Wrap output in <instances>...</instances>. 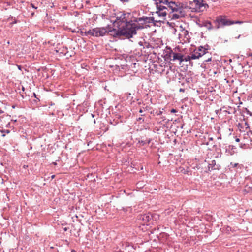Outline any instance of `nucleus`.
Segmentation results:
<instances>
[{
  "instance_id": "1",
  "label": "nucleus",
  "mask_w": 252,
  "mask_h": 252,
  "mask_svg": "<svg viewBox=\"0 0 252 252\" xmlns=\"http://www.w3.org/2000/svg\"><path fill=\"white\" fill-rule=\"evenodd\" d=\"M134 23L132 20H129L128 22L122 25L121 27H119L118 29L113 28L109 31L111 33L110 35L114 38H120L122 36L126 38L129 39L133 37V35L137 34L136 30L134 27Z\"/></svg>"
},
{
  "instance_id": "2",
  "label": "nucleus",
  "mask_w": 252,
  "mask_h": 252,
  "mask_svg": "<svg viewBox=\"0 0 252 252\" xmlns=\"http://www.w3.org/2000/svg\"><path fill=\"white\" fill-rule=\"evenodd\" d=\"M216 24V28L219 29L220 27L233 25L231 20L226 18V16L220 15L216 17L214 22Z\"/></svg>"
},
{
  "instance_id": "3",
  "label": "nucleus",
  "mask_w": 252,
  "mask_h": 252,
  "mask_svg": "<svg viewBox=\"0 0 252 252\" xmlns=\"http://www.w3.org/2000/svg\"><path fill=\"white\" fill-rule=\"evenodd\" d=\"M153 217L152 214L150 213L145 214H140L137 216L136 220L138 223L143 225H148L149 221L152 219Z\"/></svg>"
},
{
  "instance_id": "4",
  "label": "nucleus",
  "mask_w": 252,
  "mask_h": 252,
  "mask_svg": "<svg viewBox=\"0 0 252 252\" xmlns=\"http://www.w3.org/2000/svg\"><path fill=\"white\" fill-rule=\"evenodd\" d=\"M127 15H129L130 13H127ZM126 14L124 13V12H120L119 14H117L116 17V19L113 22V24L114 25L116 24L117 29L119 27H121V24L122 23H124L125 24L126 23V22H128L129 21L127 19L126 17Z\"/></svg>"
},
{
  "instance_id": "5",
  "label": "nucleus",
  "mask_w": 252,
  "mask_h": 252,
  "mask_svg": "<svg viewBox=\"0 0 252 252\" xmlns=\"http://www.w3.org/2000/svg\"><path fill=\"white\" fill-rule=\"evenodd\" d=\"M112 30L111 29L107 30L105 27H100L93 28L92 29V31L93 32V36L98 37L103 36L106 33L110 35L111 33L109 31Z\"/></svg>"
},
{
  "instance_id": "6",
  "label": "nucleus",
  "mask_w": 252,
  "mask_h": 252,
  "mask_svg": "<svg viewBox=\"0 0 252 252\" xmlns=\"http://www.w3.org/2000/svg\"><path fill=\"white\" fill-rule=\"evenodd\" d=\"M166 57L170 61L178 60L180 63L184 61V56L182 54L174 52L170 48V51L166 53Z\"/></svg>"
},
{
  "instance_id": "7",
  "label": "nucleus",
  "mask_w": 252,
  "mask_h": 252,
  "mask_svg": "<svg viewBox=\"0 0 252 252\" xmlns=\"http://www.w3.org/2000/svg\"><path fill=\"white\" fill-rule=\"evenodd\" d=\"M180 3H176L171 1L166 6L167 11H170L169 14H170L174 12H178L182 8V7H180Z\"/></svg>"
},
{
  "instance_id": "8",
  "label": "nucleus",
  "mask_w": 252,
  "mask_h": 252,
  "mask_svg": "<svg viewBox=\"0 0 252 252\" xmlns=\"http://www.w3.org/2000/svg\"><path fill=\"white\" fill-rule=\"evenodd\" d=\"M192 81V78L187 77L186 75L182 73H179L178 74V82L181 84L182 86H185V84H189Z\"/></svg>"
},
{
  "instance_id": "9",
  "label": "nucleus",
  "mask_w": 252,
  "mask_h": 252,
  "mask_svg": "<svg viewBox=\"0 0 252 252\" xmlns=\"http://www.w3.org/2000/svg\"><path fill=\"white\" fill-rule=\"evenodd\" d=\"M221 168V166L219 164H217L215 160L211 161V163L208 164V171L206 172L210 171L211 170H219Z\"/></svg>"
},
{
  "instance_id": "10",
  "label": "nucleus",
  "mask_w": 252,
  "mask_h": 252,
  "mask_svg": "<svg viewBox=\"0 0 252 252\" xmlns=\"http://www.w3.org/2000/svg\"><path fill=\"white\" fill-rule=\"evenodd\" d=\"M196 24L199 27H206L208 30H211L213 29V27L212 26L211 22L209 21H203L202 22V23H200L199 21V22H196Z\"/></svg>"
},
{
  "instance_id": "11",
  "label": "nucleus",
  "mask_w": 252,
  "mask_h": 252,
  "mask_svg": "<svg viewBox=\"0 0 252 252\" xmlns=\"http://www.w3.org/2000/svg\"><path fill=\"white\" fill-rule=\"evenodd\" d=\"M194 3L199 8H201L203 7H204V9H206L209 7V6L207 3H204V0H197Z\"/></svg>"
},
{
  "instance_id": "12",
  "label": "nucleus",
  "mask_w": 252,
  "mask_h": 252,
  "mask_svg": "<svg viewBox=\"0 0 252 252\" xmlns=\"http://www.w3.org/2000/svg\"><path fill=\"white\" fill-rule=\"evenodd\" d=\"M155 4L156 5L157 9L158 10V12H159L160 11L161 12H165L166 13H167L166 11H165V9H167L166 6L163 5L162 4H158V2L157 3H155Z\"/></svg>"
},
{
  "instance_id": "13",
  "label": "nucleus",
  "mask_w": 252,
  "mask_h": 252,
  "mask_svg": "<svg viewBox=\"0 0 252 252\" xmlns=\"http://www.w3.org/2000/svg\"><path fill=\"white\" fill-rule=\"evenodd\" d=\"M198 59V56H195V55H188L186 57H184V61H189L190 60H194Z\"/></svg>"
},
{
  "instance_id": "14",
  "label": "nucleus",
  "mask_w": 252,
  "mask_h": 252,
  "mask_svg": "<svg viewBox=\"0 0 252 252\" xmlns=\"http://www.w3.org/2000/svg\"><path fill=\"white\" fill-rule=\"evenodd\" d=\"M138 21H141V24L142 25L146 23H150L149 18L148 17L143 16L142 17H139Z\"/></svg>"
},
{
  "instance_id": "15",
  "label": "nucleus",
  "mask_w": 252,
  "mask_h": 252,
  "mask_svg": "<svg viewBox=\"0 0 252 252\" xmlns=\"http://www.w3.org/2000/svg\"><path fill=\"white\" fill-rule=\"evenodd\" d=\"M149 18L150 23H152L154 25H156V23H161V22H162V21L160 20H155V18L153 17H149Z\"/></svg>"
},
{
  "instance_id": "16",
  "label": "nucleus",
  "mask_w": 252,
  "mask_h": 252,
  "mask_svg": "<svg viewBox=\"0 0 252 252\" xmlns=\"http://www.w3.org/2000/svg\"><path fill=\"white\" fill-rule=\"evenodd\" d=\"M204 51L205 50H204L203 51V52H199L197 51H194V53L191 54V55H195V56H198V59H199L200 57H201L202 56H203L205 54V52Z\"/></svg>"
},
{
  "instance_id": "17",
  "label": "nucleus",
  "mask_w": 252,
  "mask_h": 252,
  "mask_svg": "<svg viewBox=\"0 0 252 252\" xmlns=\"http://www.w3.org/2000/svg\"><path fill=\"white\" fill-rule=\"evenodd\" d=\"M171 14H169V18H170L171 20H172V19H178L179 18H180V16L179 15L177 14H172V15H171Z\"/></svg>"
},
{
  "instance_id": "18",
  "label": "nucleus",
  "mask_w": 252,
  "mask_h": 252,
  "mask_svg": "<svg viewBox=\"0 0 252 252\" xmlns=\"http://www.w3.org/2000/svg\"><path fill=\"white\" fill-rule=\"evenodd\" d=\"M156 14H158L159 17H165L167 15V13L165 12H158V10L157 9V11L155 12Z\"/></svg>"
},
{
  "instance_id": "19",
  "label": "nucleus",
  "mask_w": 252,
  "mask_h": 252,
  "mask_svg": "<svg viewBox=\"0 0 252 252\" xmlns=\"http://www.w3.org/2000/svg\"><path fill=\"white\" fill-rule=\"evenodd\" d=\"M205 50V54L208 52V48H206L205 47H203L202 46H200L198 47L197 51L199 52H203V51Z\"/></svg>"
},
{
  "instance_id": "20",
  "label": "nucleus",
  "mask_w": 252,
  "mask_h": 252,
  "mask_svg": "<svg viewBox=\"0 0 252 252\" xmlns=\"http://www.w3.org/2000/svg\"><path fill=\"white\" fill-rule=\"evenodd\" d=\"M170 2L168 0H159L158 2V4H162L164 5H167V4Z\"/></svg>"
},
{
  "instance_id": "21",
  "label": "nucleus",
  "mask_w": 252,
  "mask_h": 252,
  "mask_svg": "<svg viewBox=\"0 0 252 252\" xmlns=\"http://www.w3.org/2000/svg\"><path fill=\"white\" fill-rule=\"evenodd\" d=\"M134 27L135 29L136 30V32L138 30L142 29L144 28L143 25H140V24L137 25V24H135V23H134Z\"/></svg>"
},
{
  "instance_id": "22",
  "label": "nucleus",
  "mask_w": 252,
  "mask_h": 252,
  "mask_svg": "<svg viewBox=\"0 0 252 252\" xmlns=\"http://www.w3.org/2000/svg\"><path fill=\"white\" fill-rule=\"evenodd\" d=\"M87 176V177L88 178H90L91 179V181H93V182H95V179L94 178V175L93 173L88 174Z\"/></svg>"
},
{
  "instance_id": "23",
  "label": "nucleus",
  "mask_w": 252,
  "mask_h": 252,
  "mask_svg": "<svg viewBox=\"0 0 252 252\" xmlns=\"http://www.w3.org/2000/svg\"><path fill=\"white\" fill-rule=\"evenodd\" d=\"M8 20H11L12 22L10 23V24L13 25L14 24L17 23V20L15 19V17H11L8 18Z\"/></svg>"
},
{
  "instance_id": "24",
  "label": "nucleus",
  "mask_w": 252,
  "mask_h": 252,
  "mask_svg": "<svg viewBox=\"0 0 252 252\" xmlns=\"http://www.w3.org/2000/svg\"><path fill=\"white\" fill-rule=\"evenodd\" d=\"M93 32L92 31V30H89V31L84 32V35L86 36L91 35L93 36Z\"/></svg>"
},
{
  "instance_id": "25",
  "label": "nucleus",
  "mask_w": 252,
  "mask_h": 252,
  "mask_svg": "<svg viewBox=\"0 0 252 252\" xmlns=\"http://www.w3.org/2000/svg\"><path fill=\"white\" fill-rule=\"evenodd\" d=\"M122 210L126 212H127V211L131 210V209L130 207H122Z\"/></svg>"
},
{
  "instance_id": "26",
  "label": "nucleus",
  "mask_w": 252,
  "mask_h": 252,
  "mask_svg": "<svg viewBox=\"0 0 252 252\" xmlns=\"http://www.w3.org/2000/svg\"><path fill=\"white\" fill-rule=\"evenodd\" d=\"M244 109L245 110V112H246L247 114L252 117V112L250 111L247 108H244Z\"/></svg>"
},
{
  "instance_id": "27",
  "label": "nucleus",
  "mask_w": 252,
  "mask_h": 252,
  "mask_svg": "<svg viewBox=\"0 0 252 252\" xmlns=\"http://www.w3.org/2000/svg\"><path fill=\"white\" fill-rule=\"evenodd\" d=\"M33 96L34 97V98H36V99H35V100H34V101L35 102H36H36H38V101H40V99H39L37 97V95L36 94H35V93H33Z\"/></svg>"
},
{
  "instance_id": "28",
  "label": "nucleus",
  "mask_w": 252,
  "mask_h": 252,
  "mask_svg": "<svg viewBox=\"0 0 252 252\" xmlns=\"http://www.w3.org/2000/svg\"><path fill=\"white\" fill-rule=\"evenodd\" d=\"M231 22H233V24H242L244 22L242 21H239V20H237V21L231 20Z\"/></svg>"
},
{
  "instance_id": "29",
  "label": "nucleus",
  "mask_w": 252,
  "mask_h": 252,
  "mask_svg": "<svg viewBox=\"0 0 252 252\" xmlns=\"http://www.w3.org/2000/svg\"><path fill=\"white\" fill-rule=\"evenodd\" d=\"M139 143L142 146L145 145L146 144V141L144 140H141L139 141Z\"/></svg>"
},
{
  "instance_id": "30",
  "label": "nucleus",
  "mask_w": 252,
  "mask_h": 252,
  "mask_svg": "<svg viewBox=\"0 0 252 252\" xmlns=\"http://www.w3.org/2000/svg\"><path fill=\"white\" fill-rule=\"evenodd\" d=\"M137 121L138 122H139L140 123H142L144 122V119H143L142 117H139V118H137Z\"/></svg>"
},
{
  "instance_id": "31",
  "label": "nucleus",
  "mask_w": 252,
  "mask_h": 252,
  "mask_svg": "<svg viewBox=\"0 0 252 252\" xmlns=\"http://www.w3.org/2000/svg\"><path fill=\"white\" fill-rule=\"evenodd\" d=\"M182 169L181 170V172H182V173L183 174H187L188 173V171L185 170V169L183 168H181Z\"/></svg>"
},
{
  "instance_id": "32",
  "label": "nucleus",
  "mask_w": 252,
  "mask_h": 252,
  "mask_svg": "<svg viewBox=\"0 0 252 252\" xmlns=\"http://www.w3.org/2000/svg\"><path fill=\"white\" fill-rule=\"evenodd\" d=\"M211 58H212L211 57H210V58H208L207 59H205L203 61V63H205L208 62L209 61H211Z\"/></svg>"
},
{
  "instance_id": "33",
  "label": "nucleus",
  "mask_w": 252,
  "mask_h": 252,
  "mask_svg": "<svg viewBox=\"0 0 252 252\" xmlns=\"http://www.w3.org/2000/svg\"><path fill=\"white\" fill-rule=\"evenodd\" d=\"M184 34L185 36H187L189 34V31L187 30H184Z\"/></svg>"
},
{
  "instance_id": "34",
  "label": "nucleus",
  "mask_w": 252,
  "mask_h": 252,
  "mask_svg": "<svg viewBox=\"0 0 252 252\" xmlns=\"http://www.w3.org/2000/svg\"><path fill=\"white\" fill-rule=\"evenodd\" d=\"M139 18H135L134 20H132L133 23L135 22H141V21H138Z\"/></svg>"
},
{
  "instance_id": "35",
  "label": "nucleus",
  "mask_w": 252,
  "mask_h": 252,
  "mask_svg": "<svg viewBox=\"0 0 252 252\" xmlns=\"http://www.w3.org/2000/svg\"><path fill=\"white\" fill-rule=\"evenodd\" d=\"M76 32L78 33L80 32V33L81 34V35H83L84 34V32L81 30H79V31H78Z\"/></svg>"
},
{
  "instance_id": "36",
  "label": "nucleus",
  "mask_w": 252,
  "mask_h": 252,
  "mask_svg": "<svg viewBox=\"0 0 252 252\" xmlns=\"http://www.w3.org/2000/svg\"><path fill=\"white\" fill-rule=\"evenodd\" d=\"M1 132L2 133H9L10 132V130H2L1 131Z\"/></svg>"
},
{
  "instance_id": "37",
  "label": "nucleus",
  "mask_w": 252,
  "mask_h": 252,
  "mask_svg": "<svg viewBox=\"0 0 252 252\" xmlns=\"http://www.w3.org/2000/svg\"><path fill=\"white\" fill-rule=\"evenodd\" d=\"M180 3V7H181V6H182V8L180 10H179L178 12H179V13H180V14H181V13H182V9H183V3Z\"/></svg>"
},
{
  "instance_id": "38",
  "label": "nucleus",
  "mask_w": 252,
  "mask_h": 252,
  "mask_svg": "<svg viewBox=\"0 0 252 252\" xmlns=\"http://www.w3.org/2000/svg\"><path fill=\"white\" fill-rule=\"evenodd\" d=\"M120 1L123 3L128 2L130 0H120Z\"/></svg>"
},
{
  "instance_id": "39",
  "label": "nucleus",
  "mask_w": 252,
  "mask_h": 252,
  "mask_svg": "<svg viewBox=\"0 0 252 252\" xmlns=\"http://www.w3.org/2000/svg\"><path fill=\"white\" fill-rule=\"evenodd\" d=\"M145 141H146V144H149L151 142V139L149 138L145 140Z\"/></svg>"
},
{
  "instance_id": "40",
  "label": "nucleus",
  "mask_w": 252,
  "mask_h": 252,
  "mask_svg": "<svg viewBox=\"0 0 252 252\" xmlns=\"http://www.w3.org/2000/svg\"><path fill=\"white\" fill-rule=\"evenodd\" d=\"M231 164L232 165L233 167H236L237 166V165H238V163H234V164H233L231 162Z\"/></svg>"
},
{
  "instance_id": "41",
  "label": "nucleus",
  "mask_w": 252,
  "mask_h": 252,
  "mask_svg": "<svg viewBox=\"0 0 252 252\" xmlns=\"http://www.w3.org/2000/svg\"><path fill=\"white\" fill-rule=\"evenodd\" d=\"M229 148H231L232 150L236 149L235 146H233V145H229Z\"/></svg>"
},
{
  "instance_id": "42",
  "label": "nucleus",
  "mask_w": 252,
  "mask_h": 252,
  "mask_svg": "<svg viewBox=\"0 0 252 252\" xmlns=\"http://www.w3.org/2000/svg\"><path fill=\"white\" fill-rule=\"evenodd\" d=\"M185 90L184 88H180V90H179V92H180L184 93V92H185Z\"/></svg>"
},
{
  "instance_id": "43",
  "label": "nucleus",
  "mask_w": 252,
  "mask_h": 252,
  "mask_svg": "<svg viewBox=\"0 0 252 252\" xmlns=\"http://www.w3.org/2000/svg\"><path fill=\"white\" fill-rule=\"evenodd\" d=\"M105 28H106L107 30H108V29H112L113 28H112L110 25H108Z\"/></svg>"
},
{
  "instance_id": "44",
  "label": "nucleus",
  "mask_w": 252,
  "mask_h": 252,
  "mask_svg": "<svg viewBox=\"0 0 252 252\" xmlns=\"http://www.w3.org/2000/svg\"><path fill=\"white\" fill-rule=\"evenodd\" d=\"M180 28L181 29V30L183 32L184 30H185V28L182 26L181 25L180 26Z\"/></svg>"
},
{
  "instance_id": "45",
  "label": "nucleus",
  "mask_w": 252,
  "mask_h": 252,
  "mask_svg": "<svg viewBox=\"0 0 252 252\" xmlns=\"http://www.w3.org/2000/svg\"><path fill=\"white\" fill-rule=\"evenodd\" d=\"M176 112H177V110L176 109H172L171 110V112L173 113H175Z\"/></svg>"
},
{
  "instance_id": "46",
  "label": "nucleus",
  "mask_w": 252,
  "mask_h": 252,
  "mask_svg": "<svg viewBox=\"0 0 252 252\" xmlns=\"http://www.w3.org/2000/svg\"><path fill=\"white\" fill-rule=\"evenodd\" d=\"M31 5H32V7H33L34 9H37V7L34 6V5L33 4H32V3H31Z\"/></svg>"
},
{
  "instance_id": "47",
  "label": "nucleus",
  "mask_w": 252,
  "mask_h": 252,
  "mask_svg": "<svg viewBox=\"0 0 252 252\" xmlns=\"http://www.w3.org/2000/svg\"><path fill=\"white\" fill-rule=\"evenodd\" d=\"M203 47H205L206 48H208V49L209 46L208 44H206L204 46H203Z\"/></svg>"
},
{
  "instance_id": "48",
  "label": "nucleus",
  "mask_w": 252,
  "mask_h": 252,
  "mask_svg": "<svg viewBox=\"0 0 252 252\" xmlns=\"http://www.w3.org/2000/svg\"><path fill=\"white\" fill-rule=\"evenodd\" d=\"M236 142H239L240 141V139L238 138H236L235 139Z\"/></svg>"
},
{
  "instance_id": "49",
  "label": "nucleus",
  "mask_w": 252,
  "mask_h": 252,
  "mask_svg": "<svg viewBox=\"0 0 252 252\" xmlns=\"http://www.w3.org/2000/svg\"><path fill=\"white\" fill-rule=\"evenodd\" d=\"M209 139V141H213V138L212 137H210V138H209V139Z\"/></svg>"
},
{
  "instance_id": "50",
  "label": "nucleus",
  "mask_w": 252,
  "mask_h": 252,
  "mask_svg": "<svg viewBox=\"0 0 252 252\" xmlns=\"http://www.w3.org/2000/svg\"><path fill=\"white\" fill-rule=\"evenodd\" d=\"M240 36H241V35H239L238 36L236 37L235 38L238 39H239Z\"/></svg>"
},
{
  "instance_id": "51",
  "label": "nucleus",
  "mask_w": 252,
  "mask_h": 252,
  "mask_svg": "<svg viewBox=\"0 0 252 252\" xmlns=\"http://www.w3.org/2000/svg\"><path fill=\"white\" fill-rule=\"evenodd\" d=\"M63 230H64V231H66L68 230V228L65 227V228H63Z\"/></svg>"
},
{
  "instance_id": "52",
  "label": "nucleus",
  "mask_w": 252,
  "mask_h": 252,
  "mask_svg": "<svg viewBox=\"0 0 252 252\" xmlns=\"http://www.w3.org/2000/svg\"><path fill=\"white\" fill-rule=\"evenodd\" d=\"M139 113H142L143 111L142 109H140L139 110Z\"/></svg>"
},
{
  "instance_id": "53",
  "label": "nucleus",
  "mask_w": 252,
  "mask_h": 252,
  "mask_svg": "<svg viewBox=\"0 0 252 252\" xmlns=\"http://www.w3.org/2000/svg\"><path fill=\"white\" fill-rule=\"evenodd\" d=\"M52 164H53V165H57V163H56V162H53L52 163Z\"/></svg>"
},
{
  "instance_id": "54",
  "label": "nucleus",
  "mask_w": 252,
  "mask_h": 252,
  "mask_svg": "<svg viewBox=\"0 0 252 252\" xmlns=\"http://www.w3.org/2000/svg\"><path fill=\"white\" fill-rule=\"evenodd\" d=\"M55 175H53L51 176V178L53 179V178H55Z\"/></svg>"
},
{
  "instance_id": "55",
  "label": "nucleus",
  "mask_w": 252,
  "mask_h": 252,
  "mask_svg": "<svg viewBox=\"0 0 252 252\" xmlns=\"http://www.w3.org/2000/svg\"><path fill=\"white\" fill-rule=\"evenodd\" d=\"M153 0L155 1V3H157L159 1V0Z\"/></svg>"
},
{
  "instance_id": "56",
  "label": "nucleus",
  "mask_w": 252,
  "mask_h": 252,
  "mask_svg": "<svg viewBox=\"0 0 252 252\" xmlns=\"http://www.w3.org/2000/svg\"><path fill=\"white\" fill-rule=\"evenodd\" d=\"M3 113V111L2 110H0V115Z\"/></svg>"
},
{
  "instance_id": "57",
  "label": "nucleus",
  "mask_w": 252,
  "mask_h": 252,
  "mask_svg": "<svg viewBox=\"0 0 252 252\" xmlns=\"http://www.w3.org/2000/svg\"><path fill=\"white\" fill-rule=\"evenodd\" d=\"M167 24L169 25H171V23L169 22H167Z\"/></svg>"
},
{
  "instance_id": "58",
  "label": "nucleus",
  "mask_w": 252,
  "mask_h": 252,
  "mask_svg": "<svg viewBox=\"0 0 252 252\" xmlns=\"http://www.w3.org/2000/svg\"><path fill=\"white\" fill-rule=\"evenodd\" d=\"M71 252H76V251L74 250H72Z\"/></svg>"
},
{
  "instance_id": "59",
  "label": "nucleus",
  "mask_w": 252,
  "mask_h": 252,
  "mask_svg": "<svg viewBox=\"0 0 252 252\" xmlns=\"http://www.w3.org/2000/svg\"><path fill=\"white\" fill-rule=\"evenodd\" d=\"M22 90L24 91L25 90V88L24 87H22Z\"/></svg>"
},
{
  "instance_id": "60",
  "label": "nucleus",
  "mask_w": 252,
  "mask_h": 252,
  "mask_svg": "<svg viewBox=\"0 0 252 252\" xmlns=\"http://www.w3.org/2000/svg\"><path fill=\"white\" fill-rule=\"evenodd\" d=\"M91 116H92V117H94V115L93 114H91Z\"/></svg>"
},
{
  "instance_id": "61",
  "label": "nucleus",
  "mask_w": 252,
  "mask_h": 252,
  "mask_svg": "<svg viewBox=\"0 0 252 252\" xmlns=\"http://www.w3.org/2000/svg\"><path fill=\"white\" fill-rule=\"evenodd\" d=\"M18 68H19V69H21V66H18Z\"/></svg>"
},
{
  "instance_id": "62",
  "label": "nucleus",
  "mask_w": 252,
  "mask_h": 252,
  "mask_svg": "<svg viewBox=\"0 0 252 252\" xmlns=\"http://www.w3.org/2000/svg\"><path fill=\"white\" fill-rule=\"evenodd\" d=\"M162 112L161 111H160L158 115L161 114Z\"/></svg>"
},
{
  "instance_id": "63",
  "label": "nucleus",
  "mask_w": 252,
  "mask_h": 252,
  "mask_svg": "<svg viewBox=\"0 0 252 252\" xmlns=\"http://www.w3.org/2000/svg\"><path fill=\"white\" fill-rule=\"evenodd\" d=\"M206 145H209V142H207L206 143Z\"/></svg>"
},
{
  "instance_id": "64",
  "label": "nucleus",
  "mask_w": 252,
  "mask_h": 252,
  "mask_svg": "<svg viewBox=\"0 0 252 252\" xmlns=\"http://www.w3.org/2000/svg\"><path fill=\"white\" fill-rule=\"evenodd\" d=\"M250 132L252 134V130L250 131Z\"/></svg>"
}]
</instances>
